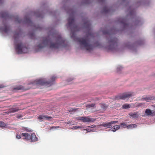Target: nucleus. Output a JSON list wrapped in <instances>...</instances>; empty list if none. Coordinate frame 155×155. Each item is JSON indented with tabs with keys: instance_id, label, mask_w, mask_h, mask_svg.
<instances>
[{
	"instance_id": "1",
	"label": "nucleus",
	"mask_w": 155,
	"mask_h": 155,
	"mask_svg": "<svg viewBox=\"0 0 155 155\" xmlns=\"http://www.w3.org/2000/svg\"><path fill=\"white\" fill-rule=\"evenodd\" d=\"M51 82V81H46L45 80L43 79H39L35 80L34 82L30 83L28 84L30 86L29 88H25L23 87L20 85L17 86L13 89V90L16 91L19 90L22 91H25L30 89V88H35L38 86L40 85H42L44 84H49Z\"/></svg>"
},
{
	"instance_id": "2",
	"label": "nucleus",
	"mask_w": 155,
	"mask_h": 155,
	"mask_svg": "<svg viewBox=\"0 0 155 155\" xmlns=\"http://www.w3.org/2000/svg\"><path fill=\"white\" fill-rule=\"evenodd\" d=\"M21 44L15 46V49L18 54L25 53L27 52L26 50H27V48L26 47L23 48Z\"/></svg>"
},
{
	"instance_id": "3",
	"label": "nucleus",
	"mask_w": 155,
	"mask_h": 155,
	"mask_svg": "<svg viewBox=\"0 0 155 155\" xmlns=\"http://www.w3.org/2000/svg\"><path fill=\"white\" fill-rule=\"evenodd\" d=\"M134 95L133 92H130L124 93L117 97L116 99H117L125 100L127 98L131 97Z\"/></svg>"
},
{
	"instance_id": "4",
	"label": "nucleus",
	"mask_w": 155,
	"mask_h": 155,
	"mask_svg": "<svg viewBox=\"0 0 155 155\" xmlns=\"http://www.w3.org/2000/svg\"><path fill=\"white\" fill-rule=\"evenodd\" d=\"M134 95L133 92H130L124 93L117 97L116 99H117L125 100L127 98L131 97Z\"/></svg>"
},
{
	"instance_id": "5",
	"label": "nucleus",
	"mask_w": 155,
	"mask_h": 155,
	"mask_svg": "<svg viewBox=\"0 0 155 155\" xmlns=\"http://www.w3.org/2000/svg\"><path fill=\"white\" fill-rule=\"evenodd\" d=\"M52 118V117H48L46 115H39L38 117L39 121L40 122L45 120H50Z\"/></svg>"
},
{
	"instance_id": "6",
	"label": "nucleus",
	"mask_w": 155,
	"mask_h": 155,
	"mask_svg": "<svg viewBox=\"0 0 155 155\" xmlns=\"http://www.w3.org/2000/svg\"><path fill=\"white\" fill-rule=\"evenodd\" d=\"M145 114L148 116H155V110H151L149 109H147L145 111Z\"/></svg>"
},
{
	"instance_id": "7",
	"label": "nucleus",
	"mask_w": 155,
	"mask_h": 155,
	"mask_svg": "<svg viewBox=\"0 0 155 155\" xmlns=\"http://www.w3.org/2000/svg\"><path fill=\"white\" fill-rule=\"evenodd\" d=\"M95 120V119L90 118L89 117H83V122L84 123L91 122L94 121Z\"/></svg>"
},
{
	"instance_id": "8",
	"label": "nucleus",
	"mask_w": 155,
	"mask_h": 155,
	"mask_svg": "<svg viewBox=\"0 0 155 155\" xmlns=\"http://www.w3.org/2000/svg\"><path fill=\"white\" fill-rule=\"evenodd\" d=\"M81 44L84 45V46L86 48H87V47H90V45H88V41L87 39H81L80 40Z\"/></svg>"
},
{
	"instance_id": "9",
	"label": "nucleus",
	"mask_w": 155,
	"mask_h": 155,
	"mask_svg": "<svg viewBox=\"0 0 155 155\" xmlns=\"http://www.w3.org/2000/svg\"><path fill=\"white\" fill-rule=\"evenodd\" d=\"M22 135L25 137L24 139L25 140H29L31 139V135L27 133H23Z\"/></svg>"
},
{
	"instance_id": "10",
	"label": "nucleus",
	"mask_w": 155,
	"mask_h": 155,
	"mask_svg": "<svg viewBox=\"0 0 155 155\" xmlns=\"http://www.w3.org/2000/svg\"><path fill=\"white\" fill-rule=\"evenodd\" d=\"M31 139L32 142H35L36 141L38 140V138L36 137L35 133H33L31 135Z\"/></svg>"
},
{
	"instance_id": "11",
	"label": "nucleus",
	"mask_w": 155,
	"mask_h": 155,
	"mask_svg": "<svg viewBox=\"0 0 155 155\" xmlns=\"http://www.w3.org/2000/svg\"><path fill=\"white\" fill-rule=\"evenodd\" d=\"M129 115L134 118H137L139 116V114L137 112H135L134 113H129Z\"/></svg>"
},
{
	"instance_id": "12",
	"label": "nucleus",
	"mask_w": 155,
	"mask_h": 155,
	"mask_svg": "<svg viewBox=\"0 0 155 155\" xmlns=\"http://www.w3.org/2000/svg\"><path fill=\"white\" fill-rule=\"evenodd\" d=\"M120 125H116L113 126L111 129L109 130L115 132L116 130H119L120 128Z\"/></svg>"
},
{
	"instance_id": "13",
	"label": "nucleus",
	"mask_w": 155,
	"mask_h": 155,
	"mask_svg": "<svg viewBox=\"0 0 155 155\" xmlns=\"http://www.w3.org/2000/svg\"><path fill=\"white\" fill-rule=\"evenodd\" d=\"M143 99L145 100L147 102H150L152 100L154 99V98L153 97L150 96H148L146 97H144L143 98Z\"/></svg>"
},
{
	"instance_id": "14",
	"label": "nucleus",
	"mask_w": 155,
	"mask_h": 155,
	"mask_svg": "<svg viewBox=\"0 0 155 155\" xmlns=\"http://www.w3.org/2000/svg\"><path fill=\"white\" fill-rule=\"evenodd\" d=\"M100 125L107 128L110 127L111 126L110 122L107 123H104Z\"/></svg>"
},
{
	"instance_id": "15",
	"label": "nucleus",
	"mask_w": 155,
	"mask_h": 155,
	"mask_svg": "<svg viewBox=\"0 0 155 155\" xmlns=\"http://www.w3.org/2000/svg\"><path fill=\"white\" fill-rule=\"evenodd\" d=\"M86 107L87 108H94L96 107V104H87L86 105Z\"/></svg>"
},
{
	"instance_id": "16",
	"label": "nucleus",
	"mask_w": 155,
	"mask_h": 155,
	"mask_svg": "<svg viewBox=\"0 0 155 155\" xmlns=\"http://www.w3.org/2000/svg\"><path fill=\"white\" fill-rule=\"evenodd\" d=\"M130 105L128 104H124L123 106L122 107L124 109H127L130 108Z\"/></svg>"
},
{
	"instance_id": "17",
	"label": "nucleus",
	"mask_w": 155,
	"mask_h": 155,
	"mask_svg": "<svg viewBox=\"0 0 155 155\" xmlns=\"http://www.w3.org/2000/svg\"><path fill=\"white\" fill-rule=\"evenodd\" d=\"M19 110L17 108H12L10 110V112L11 113H14L17 111Z\"/></svg>"
},
{
	"instance_id": "18",
	"label": "nucleus",
	"mask_w": 155,
	"mask_h": 155,
	"mask_svg": "<svg viewBox=\"0 0 155 155\" xmlns=\"http://www.w3.org/2000/svg\"><path fill=\"white\" fill-rule=\"evenodd\" d=\"M137 126L135 124H132L130 125H128L127 126V128L128 129H130L133 128H135Z\"/></svg>"
},
{
	"instance_id": "19",
	"label": "nucleus",
	"mask_w": 155,
	"mask_h": 155,
	"mask_svg": "<svg viewBox=\"0 0 155 155\" xmlns=\"http://www.w3.org/2000/svg\"><path fill=\"white\" fill-rule=\"evenodd\" d=\"M84 128V127H81L80 126H75L72 127L71 129L73 130H74L78 129H79V128H81V129H82Z\"/></svg>"
},
{
	"instance_id": "20",
	"label": "nucleus",
	"mask_w": 155,
	"mask_h": 155,
	"mask_svg": "<svg viewBox=\"0 0 155 155\" xmlns=\"http://www.w3.org/2000/svg\"><path fill=\"white\" fill-rule=\"evenodd\" d=\"M101 108L103 110L106 109L107 107V106L104 103H102L101 104Z\"/></svg>"
},
{
	"instance_id": "21",
	"label": "nucleus",
	"mask_w": 155,
	"mask_h": 155,
	"mask_svg": "<svg viewBox=\"0 0 155 155\" xmlns=\"http://www.w3.org/2000/svg\"><path fill=\"white\" fill-rule=\"evenodd\" d=\"M23 130H24L25 131H27L29 132H31L32 131V130L30 129L29 128L26 127H23Z\"/></svg>"
},
{
	"instance_id": "22",
	"label": "nucleus",
	"mask_w": 155,
	"mask_h": 155,
	"mask_svg": "<svg viewBox=\"0 0 155 155\" xmlns=\"http://www.w3.org/2000/svg\"><path fill=\"white\" fill-rule=\"evenodd\" d=\"M121 127H123L124 128L127 127V125L125 124V123H122L120 124V126Z\"/></svg>"
},
{
	"instance_id": "23",
	"label": "nucleus",
	"mask_w": 155,
	"mask_h": 155,
	"mask_svg": "<svg viewBox=\"0 0 155 155\" xmlns=\"http://www.w3.org/2000/svg\"><path fill=\"white\" fill-rule=\"evenodd\" d=\"M6 126L5 124L3 122H0V127H4Z\"/></svg>"
},
{
	"instance_id": "24",
	"label": "nucleus",
	"mask_w": 155,
	"mask_h": 155,
	"mask_svg": "<svg viewBox=\"0 0 155 155\" xmlns=\"http://www.w3.org/2000/svg\"><path fill=\"white\" fill-rule=\"evenodd\" d=\"M84 130H86L87 132H91V131H94L95 130H94V129H85Z\"/></svg>"
},
{
	"instance_id": "25",
	"label": "nucleus",
	"mask_w": 155,
	"mask_h": 155,
	"mask_svg": "<svg viewBox=\"0 0 155 155\" xmlns=\"http://www.w3.org/2000/svg\"><path fill=\"white\" fill-rule=\"evenodd\" d=\"M84 117H79L77 118V120H82V121H83Z\"/></svg>"
},
{
	"instance_id": "26",
	"label": "nucleus",
	"mask_w": 155,
	"mask_h": 155,
	"mask_svg": "<svg viewBox=\"0 0 155 155\" xmlns=\"http://www.w3.org/2000/svg\"><path fill=\"white\" fill-rule=\"evenodd\" d=\"M118 121H112L110 122L111 125L112 126V124H116L117 123Z\"/></svg>"
},
{
	"instance_id": "27",
	"label": "nucleus",
	"mask_w": 155,
	"mask_h": 155,
	"mask_svg": "<svg viewBox=\"0 0 155 155\" xmlns=\"http://www.w3.org/2000/svg\"><path fill=\"white\" fill-rule=\"evenodd\" d=\"M96 127V126L95 125H93L91 126H88V127H90V128L95 127Z\"/></svg>"
},
{
	"instance_id": "28",
	"label": "nucleus",
	"mask_w": 155,
	"mask_h": 155,
	"mask_svg": "<svg viewBox=\"0 0 155 155\" xmlns=\"http://www.w3.org/2000/svg\"><path fill=\"white\" fill-rule=\"evenodd\" d=\"M16 137L18 139H20L21 138V136L20 135H17L16 136Z\"/></svg>"
},
{
	"instance_id": "29",
	"label": "nucleus",
	"mask_w": 155,
	"mask_h": 155,
	"mask_svg": "<svg viewBox=\"0 0 155 155\" xmlns=\"http://www.w3.org/2000/svg\"><path fill=\"white\" fill-rule=\"evenodd\" d=\"M59 127V126H56V127H52L50 129H53V128H58Z\"/></svg>"
},
{
	"instance_id": "30",
	"label": "nucleus",
	"mask_w": 155,
	"mask_h": 155,
	"mask_svg": "<svg viewBox=\"0 0 155 155\" xmlns=\"http://www.w3.org/2000/svg\"><path fill=\"white\" fill-rule=\"evenodd\" d=\"M22 117V115H19L17 117L18 118H20Z\"/></svg>"
},
{
	"instance_id": "31",
	"label": "nucleus",
	"mask_w": 155,
	"mask_h": 155,
	"mask_svg": "<svg viewBox=\"0 0 155 155\" xmlns=\"http://www.w3.org/2000/svg\"><path fill=\"white\" fill-rule=\"evenodd\" d=\"M5 87L3 85L1 84L0 85V88H2L4 87Z\"/></svg>"
},
{
	"instance_id": "32",
	"label": "nucleus",
	"mask_w": 155,
	"mask_h": 155,
	"mask_svg": "<svg viewBox=\"0 0 155 155\" xmlns=\"http://www.w3.org/2000/svg\"><path fill=\"white\" fill-rule=\"evenodd\" d=\"M55 47V44L54 45H51V48L54 47Z\"/></svg>"
},
{
	"instance_id": "33",
	"label": "nucleus",
	"mask_w": 155,
	"mask_h": 155,
	"mask_svg": "<svg viewBox=\"0 0 155 155\" xmlns=\"http://www.w3.org/2000/svg\"><path fill=\"white\" fill-rule=\"evenodd\" d=\"M55 78V77H52V79L53 81L54 80Z\"/></svg>"
},
{
	"instance_id": "34",
	"label": "nucleus",
	"mask_w": 155,
	"mask_h": 155,
	"mask_svg": "<svg viewBox=\"0 0 155 155\" xmlns=\"http://www.w3.org/2000/svg\"><path fill=\"white\" fill-rule=\"evenodd\" d=\"M4 31L5 32H7V29L6 28V29H4Z\"/></svg>"
},
{
	"instance_id": "35",
	"label": "nucleus",
	"mask_w": 155,
	"mask_h": 155,
	"mask_svg": "<svg viewBox=\"0 0 155 155\" xmlns=\"http://www.w3.org/2000/svg\"><path fill=\"white\" fill-rule=\"evenodd\" d=\"M68 21H69V22H70V19H69Z\"/></svg>"
},
{
	"instance_id": "36",
	"label": "nucleus",
	"mask_w": 155,
	"mask_h": 155,
	"mask_svg": "<svg viewBox=\"0 0 155 155\" xmlns=\"http://www.w3.org/2000/svg\"><path fill=\"white\" fill-rule=\"evenodd\" d=\"M72 21H73V19H72Z\"/></svg>"
}]
</instances>
